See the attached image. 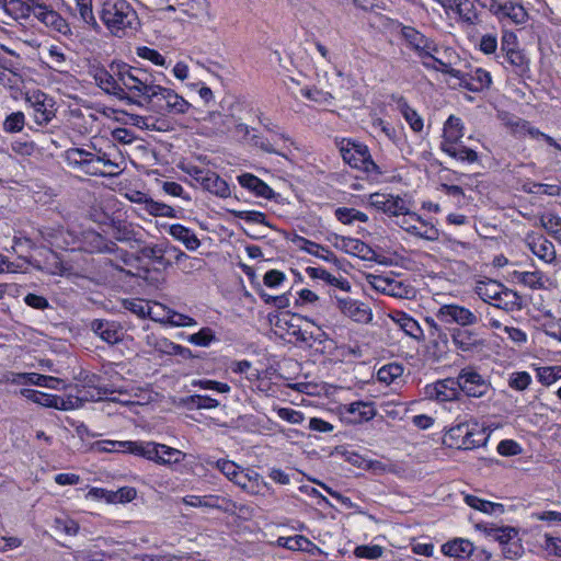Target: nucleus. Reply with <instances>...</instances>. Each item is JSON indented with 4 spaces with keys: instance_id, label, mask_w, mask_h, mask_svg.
Wrapping results in <instances>:
<instances>
[{
    "instance_id": "nucleus-41",
    "label": "nucleus",
    "mask_w": 561,
    "mask_h": 561,
    "mask_svg": "<svg viewBox=\"0 0 561 561\" xmlns=\"http://www.w3.org/2000/svg\"><path fill=\"white\" fill-rule=\"evenodd\" d=\"M110 225L113 229V234L116 241L129 243L135 242L138 244L141 243V241L136 238V232L130 225L115 219L111 220Z\"/></svg>"
},
{
    "instance_id": "nucleus-23",
    "label": "nucleus",
    "mask_w": 561,
    "mask_h": 561,
    "mask_svg": "<svg viewBox=\"0 0 561 561\" xmlns=\"http://www.w3.org/2000/svg\"><path fill=\"white\" fill-rule=\"evenodd\" d=\"M90 328L108 344H116L123 340L122 328L115 321L95 319L91 322Z\"/></svg>"
},
{
    "instance_id": "nucleus-53",
    "label": "nucleus",
    "mask_w": 561,
    "mask_h": 561,
    "mask_svg": "<svg viewBox=\"0 0 561 561\" xmlns=\"http://www.w3.org/2000/svg\"><path fill=\"white\" fill-rule=\"evenodd\" d=\"M25 124V116L22 112H14L10 114L3 122V130L5 133H19L23 129Z\"/></svg>"
},
{
    "instance_id": "nucleus-54",
    "label": "nucleus",
    "mask_w": 561,
    "mask_h": 561,
    "mask_svg": "<svg viewBox=\"0 0 561 561\" xmlns=\"http://www.w3.org/2000/svg\"><path fill=\"white\" fill-rule=\"evenodd\" d=\"M21 394L25 399H27L34 403H37L42 407H46V408L50 407L53 394L45 393V392L34 390V389H21Z\"/></svg>"
},
{
    "instance_id": "nucleus-51",
    "label": "nucleus",
    "mask_w": 561,
    "mask_h": 561,
    "mask_svg": "<svg viewBox=\"0 0 561 561\" xmlns=\"http://www.w3.org/2000/svg\"><path fill=\"white\" fill-rule=\"evenodd\" d=\"M403 373V368L399 364H389L382 366L378 373V380L385 382L387 385L393 382L397 378H399Z\"/></svg>"
},
{
    "instance_id": "nucleus-39",
    "label": "nucleus",
    "mask_w": 561,
    "mask_h": 561,
    "mask_svg": "<svg viewBox=\"0 0 561 561\" xmlns=\"http://www.w3.org/2000/svg\"><path fill=\"white\" fill-rule=\"evenodd\" d=\"M69 165L90 167L94 163V153L81 148H70L65 152Z\"/></svg>"
},
{
    "instance_id": "nucleus-5",
    "label": "nucleus",
    "mask_w": 561,
    "mask_h": 561,
    "mask_svg": "<svg viewBox=\"0 0 561 561\" xmlns=\"http://www.w3.org/2000/svg\"><path fill=\"white\" fill-rule=\"evenodd\" d=\"M340 152L347 164L365 172L368 178L376 180L382 174L380 168L371 159L367 146L351 140H343Z\"/></svg>"
},
{
    "instance_id": "nucleus-52",
    "label": "nucleus",
    "mask_w": 561,
    "mask_h": 561,
    "mask_svg": "<svg viewBox=\"0 0 561 561\" xmlns=\"http://www.w3.org/2000/svg\"><path fill=\"white\" fill-rule=\"evenodd\" d=\"M215 340V333L208 327L201 329L197 333L191 334L187 337V341L190 343L203 347L208 346Z\"/></svg>"
},
{
    "instance_id": "nucleus-59",
    "label": "nucleus",
    "mask_w": 561,
    "mask_h": 561,
    "mask_svg": "<svg viewBox=\"0 0 561 561\" xmlns=\"http://www.w3.org/2000/svg\"><path fill=\"white\" fill-rule=\"evenodd\" d=\"M546 317H549L551 320L543 324V332L558 341L561 342V319L556 320L550 311H547Z\"/></svg>"
},
{
    "instance_id": "nucleus-27",
    "label": "nucleus",
    "mask_w": 561,
    "mask_h": 561,
    "mask_svg": "<svg viewBox=\"0 0 561 561\" xmlns=\"http://www.w3.org/2000/svg\"><path fill=\"white\" fill-rule=\"evenodd\" d=\"M238 182L242 187L248 188L257 196L270 199L274 195L273 190L265 182L251 173L239 175Z\"/></svg>"
},
{
    "instance_id": "nucleus-56",
    "label": "nucleus",
    "mask_w": 561,
    "mask_h": 561,
    "mask_svg": "<svg viewBox=\"0 0 561 561\" xmlns=\"http://www.w3.org/2000/svg\"><path fill=\"white\" fill-rule=\"evenodd\" d=\"M515 275L522 284L530 288H541L543 285L539 272H515Z\"/></svg>"
},
{
    "instance_id": "nucleus-21",
    "label": "nucleus",
    "mask_w": 561,
    "mask_h": 561,
    "mask_svg": "<svg viewBox=\"0 0 561 561\" xmlns=\"http://www.w3.org/2000/svg\"><path fill=\"white\" fill-rule=\"evenodd\" d=\"M32 14L46 26H49L61 34L70 32V27L66 20L61 18L58 12L43 2L35 0L34 5L32 7Z\"/></svg>"
},
{
    "instance_id": "nucleus-37",
    "label": "nucleus",
    "mask_w": 561,
    "mask_h": 561,
    "mask_svg": "<svg viewBox=\"0 0 561 561\" xmlns=\"http://www.w3.org/2000/svg\"><path fill=\"white\" fill-rule=\"evenodd\" d=\"M463 137V124L459 117L450 115L444 125L442 142H457Z\"/></svg>"
},
{
    "instance_id": "nucleus-60",
    "label": "nucleus",
    "mask_w": 561,
    "mask_h": 561,
    "mask_svg": "<svg viewBox=\"0 0 561 561\" xmlns=\"http://www.w3.org/2000/svg\"><path fill=\"white\" fill-rule=\"evenodd\" d=\"M137 55L144 59L150 60L152 64L158 66H164L165 58L156 49L147 46L138 47Z\"/></svg>"
},
{
    "instance_id": "nucleus-9",
    "label": "nucleus",
    "mask_w": 561,
    "mask_h": 561,
    "mask_svg": "<svg viewBox=\"0 0 561 561\" xmlns=\"http://www.w3.org/2000/svg\"><path fill=\"white\" fill-rule=\"evenodd\" d=\"M477 427V424L470 425L468 422L458 423L448 430L446 438L450 440V446L459 449L480 447L486 443V436Z\"/></svg>"
},
{
    "instance_id": "nucleus-20",
    "label": "nucleus",
    "mask_w": 561,
    "mask_h": 561,
    "mask_svg": "<svg viewBox=\"0 0 561 561\" xmlns=\"http://www.w3.org/2000/svg\"><path fill=\"white\" fill-rule=\"evenodd\" d=\"M113 73L105 70L104 68L96 69L94 73V80L96 84L107 94L114 95L119 100H125L131 102V96L125 92V89L122 87L121 81L118 80V76H116L117 71L111 68Z\"/></svg>"
},
{
    "instance_id": "nucleus-40",
    "label": "nucleus",
    "mask_w": 561,
    "mask_h": 561,
    "mask_svg": "<svg viewBox=\"0 0 561 561\" xmlns=\"http://www.w3.org/2000/svg\"><path fill=\"white\" fill-rule=\"evenodd\" d=\"M35 0H8L2 9L15 19H28L32 15V7Z\"/></svg>"
},
{
    "instance_id": "nucleus-26",
    "label": "nucleus",
    "mask_w": 561,
    "mask_h": 561,
    "mask_svg": "<svg viewBox=\"0 0 561 561\" xmlns=\"http://www.w3.org/2000/svg\"><path fill=\"white\" fill-rule=\"evenodd\" d=\"M390 100L397 104L398 110L415 133L423 130V118L407 102L405 98L399 94H391Z\"/></svg>"
},
{
    "instance_id": "nucleus-28",
    "label": "nucleus",
    "mask_w": 561,
    "mask_h": 561,
    "mask_svg": "<svg viewBox=\"0 0 561 561\" xmlns=\"http://www.w3.org/2000/svg\"><path fill=\"white\" fill-rule=\"evenodd\" d=\"M440 149L449 157L459 160L461 162L473 163L478 160V153L463 146L461 141L457 142H440Z\"/></svg>"
},
{
    "instance_id": "nucleus-50",
    "label": "nucleus",
    "mask_w": 561,
    "mask_h": 561,
    "mask_svg": "<svg viewBox=\"0 0 561 561\" xmlns=\"http://www.w3.org/2000/svg\"><path fill=\"white\" fill-rule=\"evenodd\" d=\"M163 311L165 312V316L162 317V318H164V320L162 322H167L174 327H193V325L197 324L196 320L188 316L179 313L171 309L163 310Z\"/></svg>"
},
{
    "instance_id": "nucleus-12",
    "label": "nucleus",
    "mask_w": 561,
    "mask_h": 561,
    "mask_svg": "<svg viewBox=\"0 0 561 561\" xmlns=\"http://www.w3.org/2000/svg\"><path fill=\"white\" fill-rule=\"evenodd\" d=\"M369 204L390 216L410 215L411 218L415 216V213L410 211V203L399 195L374 193L369 196Z\"/></svg>"
},
{
    "instance_id": "nucleus-30",
    "label": "nucleus",
    "mask_w": 561,
    "mask_h": 561,
    "mask_svg": "<svg viewBox=\"0 0 561 561\" xmlns=\"http://www.w3.org/2000/svg\"><path fill=\"white\" fill-rule=\"evenodd\" d=\"M392 320L399 325V328L410 337L422 341L424 340V332L416 320L410 317L405 312H397L392 317Z\"/></svg>"
},
{
    "instance_id": "nucleus-18",
    "label": "nucleus",
    "mask_w": 561,
    "mask_h": 561,
    "mask_svg": "<svg viewBox=\"0 0 561 561\" xmlns=\"http://www.w3.org/2000/svg\"><path fill=\"white\" fill-rule=\"evenodd\" d=\"M31 107L34 110V121L37 125H47L55 116L54 101L43 92H34L26 98Z\"/></svg>"
},
{
    "instance_id": "nucleus-48",
    "label": "nucleus",
    "mask_w": 561,
    "mask_h": 561,
    "mask_svg": "<svg viewBox=\"0 0 561 561\" xmlns=\"http://www.w3.org/2000/svg\"><path fill=\"white\" fill-rule=\"evenodd\" d=\"M540 225L557 240L561 239V217L554 214H547L540 217Z\"/></svg>"
},
{
    "instance_id": "nucleus-3",
    "label": "nucleus",
    "mask_w": 561,
    "mask_h": 561,
    "mask_svg": "<svg viewBox=\"0 0 561 561\" xmlns=\"http://www.w3.org/2000/svg\"><path fill=\"white\" fill-rule=\"evenodd\" d=\"M113 450L141 456L158 463H176L181 460L182 453L167 445L153 442H107Z\"/></svg>"
},
{
    "instance_id": "nucleus-44",
    "label": "nucleus",
    "mask_w": 561,
    "mask_h": 561,
    "mask_svg": "<svg viewBox=\"0 0 561 561\" xmlns=\"http://www.w3.org/2000/svg\"><path fill=\"white\" fill-rule=\"evenodd\" d=\"M369 284L378 291L393 297H403L402 291L394 290L398 287V282L382 276H370Z\"/></svg>"
},
{
    "instance_id": "nucleus-8",
    "label": "nucleus",
    "mask_w": 561,
    "mask_h": 561,
    "mask_svg": "<svg viewBox=\"0 0 561 561\" xmlns=\"http://www.w3.org/2000/svg\"><path fill=\"white\" fill-rule=\"evenodd\" d=\"M442 65L443 73L449 75L459 80V85L471 91L481 92L488 90L492 84V77L489 71L482 68H476L469 72L453 68L449 64L444 62L442 59H435Z\"/></svg>"
},
{
    "instance_id": "nucleus-61",
    "label": "nucleus",
    "mask_w": 561,
    "mask_h": 561,
    "mask_svg": "<svg viewBox=\"0 0 561 561\" xmlns=\"http://www.w3.org/2000/svg\"><path fill=\"white\" fill-rule=\"evenodd\" d=\"M531 381V377L526 371H518L511 376L508 385L511 388L523 391L525 390Z\"/></svg>"
},
{
    "instance_id": "nucleus-42",
    "label": "nucleus",
    "mask_w": 561,
    "mask_h": 561,
    "mask_svg": "<svg viewBox=\"0 0 561 561\" xmlns=\"http://www.w3.org/2000/svg\"><path fill=\"white\" fill-rule=\"evenodd\" d=\"M465 502L472 508L478 510L488 514H502L504 513V506L500 503H493L482 500L476 495H466Z\"/></svg>"
},
{
    "instance_id": "nucleus-32",
    "label": "nucleus",
    "mask_w": 561,
    "mask_h": 561,
    "mask_svg": "<svg viewBox=\"0 0 561 561\" xmlns=\"http://www.w3.org/2000/svg\"><path fill=\"white\" fill-rule=\"evenodd\" d=\"M169 233L182 242L187 250L194 251L201 245V241L197 236L188 228L184 227L180 224L171 225L169 228Z\"/></svg>"
},
{
    "instance_id": "nucleus-7",
    "label": "nucleus",
    "mask_w": 561,
    "mask_h": 561,
    "mask_svg": "<svg viewBox=\"0 0 561 561\" xmlns=\"http://www.w3.org/2000/svg\"><path fill=\"white\" fill-rule=\"evenodd\" d=\"M398 28L407 47L414 51L419 58L434 61L438 59L435 57V54L439 50L435 39L425 36L422 32L410 25L398 23Z\"/></svg>"
},
{
    "instance_id": "nucleus-16",
    "label": "nucleus",
    "mask_w": 561,
    "mask_h": 561,
    "mask_svg": "<svg viewBox=\"0 0 561 561\" xmlns=\"http://www.w3.org/2000/svg\"><path fill=\"white\" fill-rule=\"evenodd\" d=\"M436 317L444 323H456L459 327H471L478 323V317L470 309L459 305H443L436 312Z\"/></svg>"
},
{
    "instance_id": "nucleus-46",
    "label": "nucleus",
    "mask_w": 561,
    "mask_h": 561,
    "mask_svg": "<svg viewBox=\"0 0 561 561\" xmlns=\"http://www.w3.org/2000/svg\"><path fill=\"white\" fill-rule=\"evenodd\" d=\"M335 217L344 225H352L355 221L366 222L368 220V216L365 213L348 207L336 208Z\"/></svg>"
},
{
    "instance_id": "nucleus-47",
    "label": "nucleus",
    "mask_w": 561,
    "mask_h": 561,
    "mask_svg": "<svg viewBox=\"0 0 561 561\" xmlns=\"http://www.w3.org/2000/svg\"><path fill=\"white\" fill-rule=\"evenodd\" d=\"M277 542L279 546L285 547L289 550L309 551L313 546L310 540L300 535L294 537H279Z\"/></svg>"
},
{
    "instance_id": "nucleus-63",
    "label": "nucleus",
    "mask_w": 561,
    "mask_h": 561,
    "mask_svg": "<svg viewBox=\"0 0 561 561\" xmlns=\"http://www.w3.org/2000/svg\"><path fill=\"white\" fill-rule=\"evenodd\" d=\"M147 210L149 214L153 216H165V217H173V208L169 205L158 203L154 201H148L147 202Z\"/></svg>"
},
{
    "instance_id": "nucleus-29",
    "label": "nucleus",
    "mask_w": 561,
    "mask_h": 561,
    "mask_svg": "<svg viewBox=\"0 0 561 561\" xmlns=\"http://www.w3.org/2000/svg\"><path fill=\"white\" fill-rule=\"evenodd\" d=\"M346 391L347 390L343 387L329 383L318 385V399L322 400L318 401V408L324 405H330V408L335 407V400H337L339 403H342V397ZM327 409L329 410V407Z\"/></svg>"
},
{
    "instance_id": "nucleus-43",
    "label": "nucleus",
    "mask_w": 561,
    "mask_h": 561,
    "mask_svg": "<svg viewBox=\"0 0 561 561\" xmlns=\"http://www.w3.org/2000/svg\"><path fill=\"white\" fill-rule=\"evenodd\" d=\"M80 19L92 30L99 32L101 30L92 8V0H76Z\"/></svg>"
},
{
    "instance_id": "nucleus-2",
    "label": "nucleus",
    "mask_w": 561,
    "mask_h": 561,
    "mask_svg": "<svg viewBox=\"0 0 561 561\" xmlns=\"http://www.w3.org/2000/svg\"><path fill=\"white\" fill-rule=\"evenodd\" d=\"M118 80L125 92L131 96L130 103L144 105L149 94L156 87L154 77L146 69L128 66H117Z\"/></svg>"
},
{
    "instance_id": "nucleus-45",
    "label": "nucleus",
    "mask_w": 561,
    "mask_h": 561,
    "mask_svg": "<svg viewBox=\"0 0 561 561\" xmlns=\"http://www.w3.org/2000/svg\"><path fill=\"white\" fill-rule=\"evenodd\" d=\"M455 10L469 24H474L478 20L476 0H457Z\"/></svg>"
},
{
    "instance_id": "nucleus-49",
    "label": "nucleus",
    "mask_w": 561,
    "mask_h": 561,
    "mask_svg": "<svg viewBox=\"0 0 561 561\" xmlns=\"http://www.w3.org/2000/svg\"><path fill=\"white\" fill-rule=\"evenodd\" d=\"M505 60L515 68L516 73H524L528 70V59L522 50L515 49L504 54Z\"/></svg>"
},
{
    "instance_id": "nucleus-64",
    "label": "nucleus",
    "mask_w": 561,
    "mask_h": 561,
    "mask_svg": "<svg viewBox=\"0 0 561 561\" xmlns=\"http://www.w3.org/2000/svg\"><path fill=\"white\" fill-rule=\"evenodd\" d=\"M55 528L68 536H75L79 531V525L77 522L66 518H56L55 519Z\"/></svg>"
},
{
    "instance_id": "nucleus-15",
    "label": "nucleus",
    "mask_w": 561,
    "mask_h": 561,
    "mask_svg": "<svg viewBox=\"0 0 561 561\" xmlns=\"http://www.w3.org/2000/svg\"><path fill=\"white\" fill-rule=\"evenodd\" d=\"M490 11L502 22L510 21L513 24L522 25L529 20L526 9L511 0H492Z\"/></svg>"
},
{
    "instance_id": "nucleus-58",
    "label": "nucleus",
    "mask_w": 561,
    "mask_h": 561,
    "mask_svg": "<svg viewBox=\"0 0 561 561\" xmlns=\"http://www.w3.org/2000/svg\"><path fill=\"white\" fill-rule=\"evenodd\" d=\"M188 401H190L191 405L196 409L210 410V409H215L219 405L218 400L213 399L208 396L194 394V396L190 397Z\"/></svg>"
},
{
    "instance_id": "nucleus-38",
    "label": "nucleus",
    "mask_w": 561,
    "mask_h": 561,
    "mask_svg": "<svg viewBox=\"0 0 561 561\" xmlns=\"http://www.w3.org/2000/svg\"><path fill=\"white\" fill-rule=\"evenodd\" d=\"M203 188L219 197H228L230 195L228 183L213 171L206 178Z\"/></svg>"
},
{
    "instance_id": "nucleus-17",
    "label": "nucleus",
    "mask_w": 561,
    "mask_h": 561,
    "mask_svg": "<svg viewBox=\"0 0 561 561\" xmlns=\"http://www.w3.org/2000/svg\"><path fill=\"white\" fill-rule=\"evenodd\" d=\"M424 394L427 399L439 402L458 400L460 394L459 382L457 381V378L437 380L424 388Z\"/></svg>"
},
{
    "instance_id": "nucleus-10",
    "label": "nucleus",
    "mask_w": 561,
    "mask_h": 561,
    "mask_svg": "<svg viewBox=\"0 0 561 561\" xmlns=\"http://www.w3.org/2000/svg\"><path fill=\"white\" fill-rule=\"evenodd\" d=\"M329 408V411L334 412L347 423L360 424L367 422L376 416V410L373 402L356 401L350 404L339 403Z\"/></svg>"
},
{
    "instance_id": "nucleus-4",
    "label": "nucleus",
    "mask_w": 561,
    "mask_h": 561,
    "mask_svg": "<svg viewBox=\"0 0 561 561\" xmlns=\"http://www.w3.org/2000/svg\"><path fill=\"white\" fill-rule=\"evenodd\" d=\"M148 107L161 115L184 114L191 104L174 90L156 84L147 101Z\"/></svg>"
},
{
    "instance_id": "nucleus-62",
    "label": "nucleus",
    "mask_w": 561,
    "mask_h": 561,
    "mask_svg": "<svg viewBox=\"0 0 561 561\" xmlns=\"http://www.w3.org/2000/svg\"><path fill=\"white\" fill-rule=\"evenodd\" d=\"M497 453L502 456H516L522 453V447L513 439H503L497 445Z\"/></svg>"
},
{
    "instance_id": "nucleus-24",
    "label": "nucleus",
    "mask_w": 561,
    "mask_h": 561,
    "mask_svg": "<svg viewBox=\"0 0 561 561\" xmlns=\"http://www.w3.org/2000/svg\"><path fill=\"white\" fill-rule=\"evenodd\" d=\"M511 134L516 138H523L525 136H529L533 139H542L548 145L554 147L557 150L561 151V145L558 144L552 137L540 131L538 128L530 125L529 122L523 118H518L515 123L514 128Z\"/></svg>"
},
{
    "instance_id": "nucleus-31",
    "label": "nucleus",
    "mask_w": 561,
    "mask_h": 561,
    "mask_svg": "<svg viewBox=\"0 0 561 561\" xmlns=\"http://www.w3.org/2000/svg\"><path fill=\"white\" fill-rule=\"evenodd\" d=\"M474 551L473 545L462 538H456L442 546V552L445 556L454 558H466L472 554Z\"/></svg>"
},
{
    "instance_id": "nucleus-36",
    "label": "nucleus",
    "mask_w": 561,
    "mask_h": 561,
    "mask_svg": "<svg viewBox=\"0 0 561 561\" xmlns=\"http://www.w3.org/2000/svg\"><path fill=\"white\" fill-rule=\"evenodd\" d=\"M139 254L144 259L150 260L152 263H156L160 266L167 267L171 263L164 257L165 253L169 252L168 247L163 244H150L144 245L138 250Z\"/></svg>"
},
{
    "instance_id": "nucleus-22",
    "label": "nucleus",
    "mask_w": 561,
    "mask_h": 561,
    "mask_svg": "<svg viewBox=\"0 0 561 561\" xmlns=\"http://www.w3.org/2000/svg\"><path fill=\"white\" fill-rule=\"evenodd\" d=\"M476 294L485 302H491L494 300L496 302L503 300V296H514L517 297V293L506 288L503 284L486 278L483 280H479L474 287Z\"/></svg>"
},
{
    "instance_id": "nucleus-55",
    "label": "nucleus",
    "mask_w": 561,
    "mask_h": 561,
    "mask_svg": "<svg viewBox=\"0 0 561 561\" xmlns=\"http://www.w3.org/2000/svg\"><path fill=\"white\" fill-rule=\"evenodd\" d=\"M230 213L236 217V218H239V219H242L249 224H262V225H265V226H270L265 219H266V216L261 213V211H256V210H230Z\"/></svg>"
},
{
    "instance_id": "nucleus-25",
    "label": "nucleus",
    "mask_w": 561,
    "mask_h": 561,
    "mask_svg": "<svg viewBox=\"0 0 561 561\" xmlns=\"http://www.w3.org/2000/svg\"><path fill=\"white\" fill-rule=\"evenodd\" d=\"M527 243L530 251L540 260L547 263H551L556 260L554 245L543 236L535 237V234H528Z\"/></svg>"
},
{
    "instance_id": "nucleus-13",
    "label": "nucleus",
    "mask_w": 561,
    "mask_h": 561,
    "mask_svg": "<svg viewBox=\"0 0 561 561\" xmlns=\"http://www.w3.org/2000/svg\"><path fill=\"white\" fill-rule=\"evenodd\" d=\"M328 295L330 298L335 299L336 307L345 317L358 323H368L371 321L373 313L366 304L350 297H341L335 294V290H333V293L329 290Z\"/></svg>"
},
{
    "instance_id": "nucleus-35",
    "label": "nucleus",
    "mask_w": 561,
    "mask_h": 561,
    "mask_svg": "<svg viewBox=\"0 0 561 561\" xmlns=\"http://www.w3.org/2000/svg\"><path fill=\"white\" fill-rule=\"evenodd\" d=\"M124 307L125 309L129 310L130 312L135 313L141 319L150 318L153 321H163L164 318L157 317L153 313V308L149 305L148 301H145L139 298L134 299H126L124 300Z\"/></svg>"
},
{
    "instance_id": "nucleus-11",
    "label": "nucleus",
    "mask_w": 561,
    "mask_h": 561,
    "mask_svg": "<svg viewBox=\"0 0 561 561\" xmlns=\"http://www.w3.org/2000/svg\"><path fill=\"white\" fill-rule=\"evenodd\" d=\"M450 336L455 347L462 353H479L486 345L484 336L479 331L468 327L451 329Z\"/></svg>"
},
{
    "instance_id": "nucleus-14",
    "label": "nucleus",
    "mask_w": 561,
    "mask_h": 561,
    "mask_svg": "<svg viewBox=\"0 0 561 561\" xmlns=\"http://www.w3.org/2000/svg\"><path fill=\"white\" fill-rule=\"evenodd\" d=\"M459 391L472 398H482L490 390V383L476 369L466 367L457 376Z\"/></svg>"
},
{
    "instance_id": "nucleus-1",
    "label": "nucleus",
    "mask_w": 561,
    "mask_h": 561,
    "mask_svg": "<svg viewBox=\"0 0 561 561\" xmlns=\"http://www.w3.org/2000/svg\"><path fill=\"white\" fill-rule=\"evenodd\" d=\"M99 15L110 33L119 38L140 25L136 10L127 0H103Z\"/></svg>"
},
{
    "instance_id": "nucleus-57",
    "label": "nucleus",
    "mask_w": 561,
    "mask_h": 561,
    "mask_svg": "<svg viewBox=\"0 0 561 561\" xmlns=\"http://www.w3.org/2000/svg\"><path fill=\"white\" fill-rule=\"evenodd\" d=\"M383 548L378 545L373 546H358L354 550V554L357 558H365L370 560H376L382 556Z\"/></svg>"
},
{
    "instance_id": "nucleus-19",
    "label": "nucleus",
    "mask_w": 561,
    "mask_h": 561,
    "mask_svg": "<svg viewBox=\"0 0 561 561\" xmlns=\"http://www.w3.org/2000/svg\"><path fill=\"white\" fill-rule=\"evenodd\" d=\"M182 501L187 506L216 508L225 513H232L237 508L236 503L231 500L215 494L204 496L186 495Z\"/></svg>"
},
{
    "instance_id": "nucleus-33",
    "label": "nucleus",
    "mask_w": 561,
    "mask_h": 561,
    "mask_svg": "<svg viewBox=\"0 0 561 561\" xmlns=\"http://www.w3.org/2000/svg\"><path fill=\"white\" fill-rule=\"evenodd\" d=\"M340 247L346 253L363 260H369L374 251L365 242L354 238H342Z\"/></svg>"
},
{
    "instance_id": "nucleus-6",
    "label": "nucleus",
    "mask_w": 561,
    "mask_h": 561,
    "mask_svg": "<svg viewBox=\"0 0 561 561\" xmlns=\"http://www.w3.org/2000/svg\"><path fill=\"white\" fill-rule=\"evenodd\" d=\"M318 257L332 262L330 270L318 266V279L323 280L333 290L348 293L352 288L350 282L342 275L345 272V262L336 259L328 249L318 245Z\"/></svg>"
},
{
    "instance_id": "nucleus-34",
    "label": "nucleus",
    "mask_w": 561,
    "mask_h": 561,
    "mask_svg": "<svg viewBox=\"0 0 561 561\" xmlns=\"http://www.w3.org/2000/svg\"><path fill=\"white\" fill-rule=\"evenodd\" d=\"M416 221L419 225L416 226H403V229L408 231L411 234H414L419 238L428 240V241H436L439 238V231L438 229L432 225L423 220L420 216L415 214Z\"/></svg>"
}]
</instances>
